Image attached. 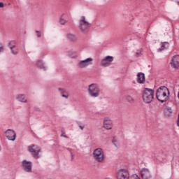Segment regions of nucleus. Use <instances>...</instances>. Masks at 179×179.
<instances>
[{
    "mask_svg": "<svg viewBox=\"0 0 179 179\" xmlns=\"http://www.w3.org/2000/svg\"><path fill=\"white\" fill-rule=\"evenodd\" d=\"M169 89L166 86H162L158 88L156 97L161 103H166L169 100Z\"/></svg>",
    "mask_w": 179,
    "mask_h": 179,
    "instance_id": "obj_1",
    "label": "nucleus"
},
{
    "mask_svg": "<svg viewBox=\"0 0 179 179\" xmlns=\"http://www.w3.org/2000/svg\"><path fill=\"white\" fill-rule=\"evenodd\" d=\"M155 99V90L150 88H145L143 92V101L146 104H150Z\"/></svg>",
    "mask_w": 179,
    "mask_h": 179,
    "instance_id": "obj_2",
    "label": "nucleus"
},
{
    "mask_svg": "<svg viewBox=\"0 0 179 179\" xmlns=\"http://www.w3.org/2000/svg\"><path fill=\"white\" fill-rule=\"evenodd\" d=\"M91 26L92 24L89 23V21L87 20V19H86V17L82 16L80 20H79L78 25V29L80 30V31H82L83 33H86L87 31H89Z\"/></svg>",
    "mask_w": 179,
    "mask_h": 179,
    "instance_id": "obj_3",
    "label": "nucleus"
},
{
    "mask_svg": "<svg viewBox=\"0 0 179 179\" xmlns=\"http://www.w3.org/2000/svg\"><path fill=\"white\" fill-rule=\"evenodd\" d=\"M87 91L91 97H99L100 95V89L96 84L90 85Z\"/></svg>",
    "mask_w": 179,
    "mask_h": 179,
    "instance_id": "obj_4",
    "label": "nucleus"
},
{
    "mask_svg": "<svg viewBox=\"0 0 179 179\" xmlns=\"http://www.w3.org/2000/svg\"><path fill=\"white\" fill-rule=\"evenodd\" d=\"M93 157L98 163H101L104 160V151L101 148H96L93 152Z\"/></svg>",
    "mask_w": 179,
    "mask_h": 179,
    "instance_id": "obj_5",
    "label": "nucleus"
},
{
    "mask_svg": "<svg viewBox=\"0 0 179 179\" xmlns=\"http://www.w3.org/2000/svg\"><path fill=\"white\" fill-rule=\"evenodd\" d=\"M28 150L31 153V155L34 159H40V152H41V148L36 145H31L28 147Z\"/></svg>",
    "mask_w": 179,
    "mask_h": 179,
    "instance_id": "obj_6",
    "label": "nucleus"
},
{
    "mask_svg": "<svg viewBox=\"0 0 179 179\" xmlns=\"http://www.w3.org/2000/svg\"><path fill=\"white\" fill-rule=\"evenodd\" d=\"M117 179H135L129 177V172L127 169H120L116 173Z\"/></svg>",
    "mask_w": 179,
    "mask_h": 179,
    "instance_id": "obj_7",
    "label": "nucleus"
},
{
    "mask_svg": "<svg viewBox=\"0 0 179 179\" xmlns=\"http://www.w3.org/2000/svg\"><path fill=\"white\" fill-rule=\"evenodd\" d=\"M92 62H93V58L90 57L80 61L77 66L78 68H80V69H83V68H87V66H89V65H92Z\"/></svg>",
    "mask_w": 179,
    "mask_h": 179,
    "instance_id": "obj_8",
    "label": "nucleus"
},
{
    "mask_svg": "<svg viewBox=\"0 0 179 179\" xmlns=\"http://www.w3.org/2000/svg\"><path fill=\"white\" fill-rule=\"evenodd\" d=\"M114 61V57L113 56H107L101 62V66H110L111 65V62Z\"/></svg>",
    "mask_w": 179,
    "mask_h": 179,
    "instance_id": "obj_9",
    "label": "nucleus"
},
{
    "mask_svg": "<svg viewBox=\"0 0 179 179\" xmlns=\"http://www.w3.org/2000/svg\"><path fill=\"white\" fill-rule=\"evenodd\" d=\"M141 175L143 179H150L152 178V173L149 169L143 168L141 171Z\"/></svg>",
    "mask_w": 179,
    "mask_h": 179,
    "instance_id": "obj_10",
    "label": "nucleus"
},
{
    "mask_svg": "<svg viewBox=\"0 0 179 179\" xmlns=\"http://www.w3.org/2000/svg\"><path fill=\"white\" fill-rule=\"evenodd\" d=\"M22 169L26 171L27 173H31V162H29L27 160H24L22 164Z\"/></svg>",
    "mask_w": 179,
    "mask_h": 179,
    "instance_id": "obj_11",
    "label": "nucleus"
},
{
    "mask_svg": "<svg viewBox=\"0 0 179 179\" xmlns=\"http://www.w3.org/2000/svg\"><path fill=\"white\" fill-rule=\"evenodd\" d=\"M6 136L8 141H15L16 139V133L12 129H8L6 131Z\"/></svg>",
    "mask_w": 179,
    "mask_h": 179,
    "instance_id": "obj_12",
    "label": "nucleus"
},
{
    "mask_svg": "<svg viewBox=\"0 0 179 179\" xmlns=\"http://www.w3.org/2000/svg\"><path fill=\"white\" fill-rule=\"evenodd\" d=\"M171 65L173 68H175L176 69L179 68V55L173 56L171 62Z\"/></svg>",
    "mask_w": 179,
    "mask_h": 179,
    "instance_id": "obj_13",
    "label": "nucleus"
},
{
    "mask_svg": "<svg viewBox=\"0 0 179 179\" xmlns=\"http://www.w3.org/2000/svg\"><path fill=\"white\" fill-rule=\"evenodd\" d=\"M103 128L106 129H111L113 128V121L108 117H106L103 120Z\"/></svg>",
    "mask_w": 179,
    "mask_h": 179,
    "instance_id": "obj_14",
    "label": "nucleus"
},
{
    "mask_svg": "<svg viewBox=\"0 0 179 179\" xmlns=\"http://www.w3.org/2000/svg\"><path fill=\"white\" fill-rule=\"evenodd\" d=\"M16 100H17V101H20L21 103H27V99L24 94L17 95Z\"/></svg>",
    "mask_w": 179,
    "mask_h": 179,
    "instance_id": "obj_15",
    "label": "nucleus"
},
{
    "mask_svg": "<svg viewBox=\"0 0 179 179\" xmlns=\"http://www.w3.org/2000/svg\"><path fill=\"white\" fill-rule=\"evenodd\" d=\"M137 82L138 83H145V74L143 73H138L137 74Z\"/></svg>",
    "mask_w": 179,
    "mask_h": 179,
    "instance_id": "obj_16",
    "label": "nucleus"
},
{
    "mask_svg": "<svg viewBox=\"0 0 179 179\" xmlns=\"http://www.w3.org/2000/svg\"><path fill=\"white\" fill-rule=\"evenodd\" d=\"M171 114H173V110L170 107H166L164 109V115L165 117H171Z\"/></svg>",
    "mask_w": 179,
    "mask_h": 179,
    "instance_id": "obj_17",
    "label": "nucleus"
},
{
    "mask_svg": "<svg viewBox=\"0 0 179 179\" xmlns=\"http://www.w3.org/2000/svg\"><path fill=\"white\" fill-rule=\"evenodd\" d=\"M169 45H170L169 44L168 42L162 43L161 48L158 49V51L161 52V51H164V50H167V48H169Z\"/></svg>",
    "mask_w": 179,
    "mask_h": 179,
    "instance_id": "obj_18",
    "label": "nucleus"
},
{
    "mask_svg": "<svg viewBox=\"0 0 179 179\" xmlns=\"http://www.w3.org/2000/svg\"><path fill=\"white\" fill-rule=\"evenodd\" d=\"M67 38L70 40V41H73V43H75L78 40L76 36L72 34H68Z\"/></svg>",
    "mask_w": 179,
    "mask_h": 179,
    "instance_id": "obj_19",
    "label": "nucleus"
},
{
    "mask_svg": "<svg viewBox=\"0 0 179 179\" xmlns=\"http://www.w3.org/2000/svg\"><path fill=\"white\" fill-rule=\"evenodd\" d=\"M8 47H9L10 50H12V49L15 48L16 47H17V43H16V41H11L8 43Z\"/></svg>",
    "mask_w": 179,
    "mask_h": 179,
    "instance_id": "obj_20",
    "label": "nucleus"
},
{
    "mask_svg": "<svg viewBox=\"0 0 179 179\" xmlns=\"http://www.w3.org/2000/svg\"><path fill=\"white\" fill-rule=\"evenodd\" d=\"M37 66L38 68H40L41 69H43L44 71H45V66H44L43 61H41V60L38 61Z\"/></svg>",
    "mask_w": 179,
    "mask_h": 179,
    "instance_id": "obj_21",
    "label": "nucleus"
},
{
    "mask_svg": "<svg viewBox=\"0 0 179 179\" xmlns=\"http://www.w3.org/2000/svg\"><path fill=\"white\" fill-rule=\"evenodd\" d=\"M59 23H60V24L64 26V24H65L66 23H68V20H65V18H64V15H62L59 19Z\"/></svg>",
    "mask_w": 179,
    "mask_h": 179,
    "instance_id": "obj_22",
    "label": "nucleus"
},
{
    "mask_svg": "<svg viewBox=\"0 0 179 179\" xmlns=\"http://www.w3.org/2000/svg\"><path fill=\"white\" fill-rule=\"evenodd\" d=\"M10 50L12 54H13L14 55H16L19 52V49L17 48V46Z\"/></svg>",
    "mask_w": 179,
    "mask_h": 179,
    "instance_id": "obj_23",
    "label": "nucleus"
},
{
    "mask_svg": "<svg viewBox=\"0 0 179 179\" xmlns=\"http://www.w3.org/2000/svg\"><path fill=\"white\" fill-rule=\"evenodd\" d=\"M136 57L138 58L139 57H142V49H140L136 51Z\"/></svg>",
    "mask_w": 179,
    "mask_h": 179,
    "instance_id": "obj_24",
    "label": "nucleus"
},
{
    "mask_svg": "<svg viewBox=\"0 0 179 179\" xmlns=\"http://www.w3.org/2000/svg\"><path fill=\"white\" fill-rule=\"evenodd\" d=\"M126 99L127 101H129V103H132L134 101V98H132L131 96H127Z\"/></svg>",
    "mask_w": 179,
    "mask_h": 179,
    "instance_id": "obj_25",
    "label": "nucleus"
},
{
    "mask_svg": "<svg viewBox=\"0 0 179 179\" xmlns=\"http://www.w3.org/2000/svg\"><path fill=\"white\" fill-rule=\"evenodd\" d=\"M58 90L60 92L61 94L66 93V90L64 88H58Z\"/></svg>",
    "mask_w": 179,
    "mask_h": 179,
    "instance_id": "obj_26",
    "label": "nucleus"
},
{
    "mask_svg": "<svg viewBox=\"0 0 179 179\" xmlns=\"http://www.w3.org/2000/svg\"><path fill=\"white\" fill-rule=\"evenodd\" d=\"M36 33H37V37L40 38L41 37V33L38 31H36Z\"/></svg>",
    "mask_w": 179,
    "mask_h": 179,
    "instance_id": "obj_27",
    "label": "nucleus"
},
{
    "mask_svg": "<svg viewBox=\"0 0 179 179\" xmlns=\"http://www.w3.org/2000/svg\"><path fill=\"white\" fill-rule=\"evenodd\" d=\"M79 128L81 129V131H83V129H85V127L82 125H79Z\"/></svg>",
    "mask_w": 179,
    "mask_h": 179,
    "instance_id": "obj_28",
    "label": "nucleus"
},
{
    "mask_svg": "<svg viewBox=\"0 0 179 179\" xmlns=\"http://www.w3.org/2000/svg\"><path fill=\"white\" fill-rule=\"evenodd\" d=\"M71 160H73V157H75V155L71 152Z\"/></svg>",
    "mask_w": 179,
    "mask_h": 179,
    "instance_id": "obj_29",
    "label": "nucleus"
},
{
    "mask_svg": "<svg viewBox=\"0 0 179 179\" xmlns=\"http://www.w3.org/2000/svg\"><path fill=\"white\" fill-rule=\"evenodd\" d=\"M3 52V47L1 46L0 47V52Z\"/></svg>",
    "mask_w": 179,
    "mask_h": 179,
    "instance_id": "obj_30",
    "label": "nucleus"
},
{
    "mask_svg": "<svg viewBox=\"0 0 179 179\" xmlns=\"http://www.w3.org/2000/svg\"><path fill=\"white\" fill-rule=\"evenodd\" d=\"M62 97H64L65 99H68V95H65V94H62Z\"/></svg>",
    "mask_w": 179,
    "mask_h": 179,
    "instance_id": "obj_31",
    "label": "nucleus"
},
{
    "mask_svg": "<svg viewBox=\"0 0 179 179\" xmlns=\"http://www.w3.org/2000/svg\"><path fill=\"white\" fill-rule=\"evenodd\" d=\"M0 8H3V3L0 2Z\"/></svg>",
    "mask_w": 179,
    "mask_h": 179,
    "instance_id": "obj_32",
    "label": "nucleus"
},
{
    "mask_svg": "<svg viewBox=\"0 0 179 179\" xmlns=\"http://www.w3.org/2000/svg\"><path fill=\"white\" fill-rule=\"evenodd\" d=\"M135 179H141V178L138 175H136Z\"/></svg>",
    "mask_w": 179,
    "mask_h": 179,
    "instance_id": "obj_33",
    "label": "nucleus"
},
{
    "mask_svg": "<svg viewBox=\"0 0 179 179\" xmlns=\"http://www.w3.org/2000/svg\"><path fill=\"white\" fill-rule=\"evenodd\" d=\"M64 133H63L62 134V136H64V138H68V136H65V134H64Z\"/></svg>",
    "mask_w": 179,
    "mask_h": 179,
    "instance_id": "obj_34",
    "label": "nucleus"
},
{
    "mask_svg": "<svg viewBox=\"0 0 179 179\" xmlns=\"http://www.w3.org/2000/svg\"><path fill=\"white\" fill-rule=\"evenodd\" d=\"M129 19H130V20H134V18H133V17L131 18V17H129Z\"/></svg>",
    "mask_w": 179,
    "mask_h": 179,
    "instance_id": "obj_35",
    "label": "nucleus"
},
{
    "mask_svg": "<svg viewBox=\"0 0 179 179\" xmlns=\"http://www.w3.org/2000/svg\"><path fill=\"white\" fill-rule=\"evenodd\" d=\"M115 141V139L113 140V143H114V141Z\"/></svg>",
    "mask_w": 179,
    "mask_h": 179,
    "instance_id": "obj_36",
    "label": "nucleus"
},
{
    "mask_svg": "<svg viewBox=\"0 0 179 179\" xmlns=\"http://www.w3.org/2000/svg\"><path fill=\"white\" fill-rule=\"evenodd\" d=\"M178 5H179V1L177 2Z\"/></svg>",
    "mask_w": 179,
    "mask_h": 179,
    "instance_id": "obj_37",
    "label": "nucleus"
},
{
    "mask_svg": "<svg viewBox=\"0 0 179 179\" xmlns=\"http://www.w3.org/2000/svg\"><path fill=\"white\" fill-rule=\"evenodd\" d=\"M0 150H1V147H0Z\"/></svg>",
    "mask_w": 179,
    "mask_h": 179,
    "instance_id": "obj_38",
    "label": "nucleus"
}]
</instances>
